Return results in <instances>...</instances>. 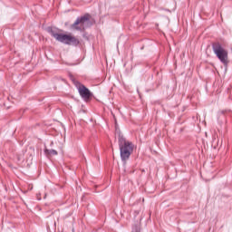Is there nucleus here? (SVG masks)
<instances>
[{"label":"nucleus","instance_id":"1","mask_svg":"<svg viewBox=\"0 0 232 232\" xmlns=\"http://www.w3.org/2000/svg\"><path fill=\"white\" fill-rule=\"evenodd\" d=\"M118 143L121 162H124V164H126V162L130 160L131 153H133V143L131 141L126 140V138H124V136L122 135H119Z\"/></svg>","mask_w":232,"mask_h":232},{"label":"nucleus","instance_id":"2","mask_svg":"<svg viewBox=\"0 0 232 232\" xmlns=\"http://www.w3.org/2000/svg\"><path fill=\"white\" fill-rule=\"evenodd\" d=\"M48 32L51 34L52 37H54L59 43L63 44H72V46H77L79 44V39L70 34H59L57 29L53 27H48Z\"/></svg>","mask_w":232,"mask_h":232},{"label":"nucleus","instance_id":"3","mask_svg":"<svg viewBox=\"0 0 232 232\" xmlns=\"http://www.w3.org/2000/svg\"><path fill=\"white\" fill-rule=\"evenodd\" d=\"M212 50L223 64H227V51L222 46V44L216 42L212 44Z\"/></svg>","mask_w":232,"mask_h":232},{"label":"nucleus","instance_id":"4","mask_svg":"<svg viewBox=\"0 0 232 232\" xmlns=\"http://www.w3.org/2000/svg\"><path fill=\"white\" fill-rule=\"evenodd\" d=\"M88 23H90V14H85L83 16L78 17L72 25V30L82 32V30H86L88 27Z\"/></svg>","mask_w":232,"mask_h":232},{"label":"nucleus","instance_id":"5","mask_svg":"<svg viewBox=\"0 0 232 232\" xmlns=\"http://www.w3.org/2000/svg\"><path fill=\"white\" fill-rule=\"evenodd\" d=\"M78 92L82 99H90V97H92V92H90V90L84 85H80Z\"/></svg>","mask_w":232,"mask_h":232},{"label":"nucleus","instance_id":"6","mask_svg":"<svg viewBox=\"0 0 232 232\" xmlns=\"http://www.w3.org/2000/svg\"><path fill=\"white\" fill-rule=\"evenodd\" d=\"M44 153L47 155V157H53L57 155V150L45 149Z\"/></svg>","mask_w":232,"mask_h":232},{"label":"nucleus","instance_id":"7","mask_svg":"<svg viewBox=\"0 0 232 232\" xmlns=\"http://www.w3.org/2000/svg\"><path fill=\"white\" fill-rule=\"evenodd\" d=\"M220 117H221V119H226V116L224 115V112L220 113Z\"/></svg>","mask_w":232,"mask_h":232},{"label":"nucleus","instance_id":"8","mask_svg":"<svg viewBox=\"0 0 232 232\" xmlns=\"http://www.w3.org/2000/svg\"><path fill=\"white\" fill-rule=\"evenodd\" d=\"M132 232H139V230H138V229H136V230H132Z\"/></svg>","mask_w":232,"mask_h":232}]
</instances>
